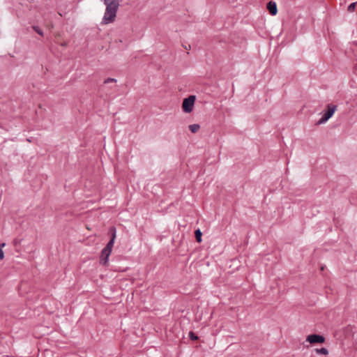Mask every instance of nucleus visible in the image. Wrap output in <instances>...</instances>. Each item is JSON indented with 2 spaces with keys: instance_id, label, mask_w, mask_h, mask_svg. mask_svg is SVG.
Here are the masks:
<instances>
[{
  "instance_id": "nucleus-8",
  "label": "nucleus",
  "mask_w": 357,
  "mask_h": 357,
  "mask_svg": "<svg viewBox=\"0 0 357 357\" xmlns=\"http://www.w3.org/2000/svg\"><path fill=\"white\" fill-rule=\"evenodd\" d=\"M200 128V126L199 124H192L189 126V130L192 133L197 132Z\"/></svg>"
},
{
  "instance_id": "nucleus-12",
  "label": "nucleus",
  "mask_w": 357,
  "mask_h": 357,
  "mask_svg": "<svg viewBox=\"0 0 357 357\" xmlns=\"http://www.w3.org/2000/svg\"><path fill=\"white\" fill-rule=\"evenodd\" d=\"M33 29L40 36H43V31L37 26H33Z\"/></svg>"
},
{
  "instance_id": "nucleus-7",
  "label": "nucleus",
  "mask_w": 357,
  "mask_h": 357,
  "mask_svg": "<svg viewBox=\"0 0 357 357\" xmlns=\"http://www.w3.org/2000/svg\"><path fill=\"white\" fill-rule=\"evenodd\" d=\"M110 232L112 233V237L110 241L107 243V245L114 246L115 238H116V228L112 227L110 228Z\"/></svg>"
},
{
  "instance_id": "nucleus-5",
  "label": "nucleus",
  "mask_w": 357,
  "mask_h": 357,
  "mask_svg": "<svg viewBox=\"0 0 357 357\" xmlns=\"http://www.w3.org/2000/svg\"><path fill=\"white\" fill-rule=\"evenodd\" d=\"M306 342L311 344H322L325 342V338L321 335L312 334L307 336Z\"/></svg>"
},
{
  "instance_id": "nucleus-2",
  "label": "nucleus",
  "mask_w": 357,
  "mask_h": 357,
  "mask_svg": "<svg viewBox=\"0 0 357 357\" xmlns=\"http://www.w3.org/2000/svg\"><path fill=\"white\" fill-rule=\"evenodd\" d=\"M195 100L196 97L193 95L184 98L182 103L183 111L185 113L191 112L193 110Z\"/></svg>"
},
{
  "instance_id": "nucleus-6",
  "label": "nucleus",
  "mask_w": 357,
  "mask_h": 357,
  "mask_svg": "<svg viewBox=\"0 0 357 357\" xmlns=\"http://www.w3.org/2000/svg\"><path fill=\"white\" fill-rule=\"evenodd\" d=\"M266 8L271 15H275L277 14L278 8H277V5H276L275 2L271 1H269L267 3Z\"/></svg>"
},
{
  "instance_id": "nucleus-15",
  "label": "nucleus",
  "mask_w": 357,
  "mask_h": 357,
  "mask_svg": "<svg viewBox=\"0 0 357 357\" xmlns=\"http://www.w3.org/2000/svg\"><path fill=\"white\" fill-rule=\"evenodd\" d=\"M189 335H190V339H192L193 340H196L198 338L197 336L195 335L192 332H190Z\"/></svg>"
},
{
  "instance_id": "nucleus-14",
  "label": "nucleus",
  "mask_w": 357,
  "mask_h": 357,
  "mask_svg": "<svg viewBox=\"0 0 357 357\" xmlns=\"http://www.w3.org/2000/svg\"><path fill=\"white\" fill-rule=\"evenodd\" d=\"M116 82V79H115L114 78H107L105 80V84H108L110 82Z\"/></svg>"
},
{
  "instance_id": "nucleus-1",
  "label": "nucleus",
  "mask_w": 357,
  "mask_h": 357,
  "mask_svg": "<svg viewBox=\"0 0 357 357\" xmlns=\"http://www.w3.org/2000/svg\"><path fill=\"white\" fill-rule=\"evenodd\" d=\"M106 6L101 24L106 25L114 22L119 7V0H101Z\"/></svg>"
},
{
  "instance_id": "nucleus-10",
  "label": "nucleus",
  "mask_w": 357,
  "mask_h": 357,
  "mask_svg": "<svg viewBox=\"0 0 357 357\" xmlns=\"http://www.w3.org/2000/svg\"><path fill=\"white\" fill-rule=\"evenodd\" d=\"M316 352L323 355H327L328 354V351L326 348L317 349Z\"/></svg>"
},
{
  "instance_id": "nucleus-9",
  "label": "nucleus",
  "mask_w": 357,
  "mask_h": 357,
  "mask_svg": "<svg viewBox=\"0 0 357 357\" xmlns=\"http://www.w3.org/2000/svg\"><path fill=\"white\" fill-rule=\"evenodd\" d=\"M196 240L197 242L200 243L202 241V232L199 229H197L195 232Z\"/></svg>"
},
{
  "instance_id": "nucleus-11",
  "label": "nucleus",
  "mask_w": 357,
  "mask_h": 357,
  "mask_svg": "<svg viewBox=\"0 0 357 357\" xmlns=\"http://www.w3.org/2000/svg\"><path fill=\"white\" fill-rule=\"evenodd\" d=\"M5 245V243H2L0 244V260H2L4 258V252L3 251V248H4Z\"/></svg>"
},
{
  "instance_id": "nucleus-4",
  "label": "nucleus",
  "mask_w": 357,
  "mask_h": 357,
  "mask_svg": "<svg viewBox=\"0 0 357 357\" xmlns=\"http://www.w3.org/2000/svg\"><path fill=\"white\" fill-rule=\"evenodd\" d=\"M337 107L333 105H328L327 110L323 114L321 118L319 120L318 124L326 123L335 113Z\"/></svg>"
},
{
  "instance_id": "nucleus-3",
  "label": "nucleus",
  "mask_w": 357,
  "mask_h": 357,
  "mask_svg": "<svg viewBox=\"0 0 357 357\" xmlns=\"http://www.w3.org/2000/svg\"><path fill=\"white\" fill-rule=\"evenodd\" d=\"M113 247L109 245H106V246L103 248L101 252V255L100 257V263L103 266H107L109 264V257L112 253Z\"/></svg>"
},
{
  "instance_id": "nucleus-13",
  "label": "nucleus",
  "mask_w": 357,
  "mask_h": 357,
  "mask_svg": "<svg viewBox=\"0 0 357 357\" xmlns=\"http://www.w3.org/2000/svg\"><path fill=\"white\" fill-rule=\"evenodd\" d=\"M356 3H352L348 6V11L353 12L356 8Z\"/></svg>"
}]
</instances>
